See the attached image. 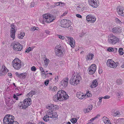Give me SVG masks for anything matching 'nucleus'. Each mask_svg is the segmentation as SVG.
Segmentation results:
<instances>
[{"label":"nucleus","instance_id":"f257e3e1","mask_svg":"<svg viewBox=\"0 0 124 124\" xmlns=\"http://www.w3.org/2000/svg\"><path fill=\"white\" fill-rule=\"evenodd\" d=\"M69 96L63 90L59 91L57 94L53 97L54 100L57 101L59 100L62 101L63 100H66L69 98Z\"/></svg>","mask_w":124,"mask_h":124},{"label":"nucleus","instance_id":"f03ea898","mask_svg":"<svg viewBox=\"0 0 124 124\" xmlns=\"http://www.w3.org/2000/svg\"><path fill=\"white\" fill-rule=\"evenodd\" d=\"M32 93L31 91L27 94V96L29 98L24 100L23 102H21V107L22 106V108L25 109L28 106L30 105L31 103V99L29 97H32L33 96Z\"/></svg>","mask_w":124,"mask_h":124},{"label":"nucleus","instance_id":"7ed1b4c3","mask_svg":"<svg viewBox=\"0 0 124 124\" xmlns=\"http://www.w3.org/2000/svg\"><path fill=\"white\" fill-rule=\"evenodd\" d=\"M14 117L12 115L7 114L4 118V124H19L17 122L14 121Z\"/></svg>","mask_w":124,"mask_h":124},{"label":"nucleus","instance_id":"20e7f679","mask_svg":"<svg viewBox=\"0 0 124 124\" xmlns=\"http://www.w3.org/2000/svg\"><path fill=\"white\" fill-rule=\"evenodd\" d=\"M81 77L78 74L73 75L70 80V83L72 85H76L79 84Z\"/></svg>","mask_w":124,"mask_h":124},{"label":"nucleus","instance_id":"39448f33","mask_svg":"<svg viewBox=\"0 0 124 124\" xmlns=\"http://www.w3.org/2000/svg\"><path fill=\"white\" fill-rule=\"evenodd\" d=\"M43 19L42 21L43 22L50 23L55 19V17L49 13L45 14L43 15Z\"/></svg>","mask_w":124,"mask_h":124},{"label":"nucleus","instance_id":"423d86ee","mask_svg":"<svg viewBox=\"0 0 124 124\" xmlns=\"http://www.w3.org/2000/svg\"><path fill=\"white\" fill-rule=\"evenodd\" d=\"M12 65L15 69L17 70H19L22 66L21 61L18 58L15 59L13 61Z\"/></svg>","mask_w":124,"mask_h":124},{"label":"nucleus","instance_id":"0eeeda50","mask_svg":"<svg viewBox=\"0 0 124 124\" xmlns=\"http://www.w3.org/2000/svg\"><path fill=\"white\" fill-rule=\"evenodd\" d=\"M71 23L69 20L63 19L62 20L60 23V26L64 28H67L71 26Z\"/></svg>","mask_w":124,"mask_h":124},{"label":"nucleus","instance_id":"6e6552de","mask_svg":"<svg viewBox=\"0 0 124 124\" xmlns=\"http://www.w3.org/2000/svg\"><path fill=\"white\" fill-rule=\"evenodd\" d=\"M14 45L13 49L15 51H21L22 49V45L18 42H14L13 43Z\"/></svg>","mask_w":124,"mask_h":124},{"label":"nucleus","instance_id":"1a4fd4ad","mask_svg":"<svg viewBox=\"0 0 124 124\" xmlns=\"http://www.w3.org/2000/svg\"><path fill=\"white\" fill-rule=\"evenodd\" d=\"M110 38H109V42L110 43L114 44L119 41V39L115 36L110 34Z\"/></svg>","mask_w":124,"mask_h":124},{"label":"nucleus","instance_id":"9d476101","mask_svg":"<svg viewBox=\"0 0 124 124\" xmlns=\"http://www.w3.org/2000/svg\"><path fill=\"white\" fill-rule=\"evenodd\" d=\"M62 47L60 45H58L55 47V50L56 54L58 56H61L62 54Z\"/></svg>","mask_w":124,"mask_h":124},{"label":"nucleus","instance_id":"9b49d317","mask_svg":"<svg viewBox=\"0 0 124 124\" xmlns=\"http://www.w3.org/2000/svg\"><path fill=\"white\" fill-rule=\"evenodd\" d=\"M88 2L89 5L93 8H97L99 5L98 0H88Z\"/></svg>","mask_w":124,"mask_h":124},{"label":"nucleus","instance_id":"f8f14e48","mask_svg":"<svg viewBox=\"0 0 124 124\" xmlns=\"http://www.w3.org/2000/svg\"><path fill=\"white\" fill-rule=\"evenodd\" d=\"M88 73L91 75L93 74L95 72L96 69V65L94 64L91 65L88 68Z\"/></svg>","mask_w":124,"mask_h":124},{"label":"nucleus","instance_id":"ddd939ff","mask_svg":"<svg viewBox=\"0 0 124 124\" xmlns=\"http://www.w3.org/2000/svg\"><path fill=\"white\" fill-rule=\"evenodd\" d=\"M10 36L13 39L15 38V33L16 30L15 29V26L13 24H12L11 26Z\"/></svg>","mask_w":124,"mask_h":124},{"label":"nucleus","instance_id":"4468645a","mask_svg":"<svg viewBox=\"0 0 124 124\" xmlns=\"http://www.w3.org/2000/svg\"><path fill=\"white\" fill-rule=\"evenodd\" d=\"M46 108L50 110H51L52 109L54 110H57L59 109V107L57 105H54L53 104L49 105L46 107Z\"/></svg>","mask_w":124,"mask_h":124},{"label":"nucleus","instance_id":"2eb2a0df","mask_svg":"<svg viewBox=\"0 0 124 124\" xmlns=\"http://www.w3.org/2000/svg\"><path fill=\"white\" fill-rule=\"evenodd\" d=\"M70 42V44L71 47L72 48L74 47L75 45V40L73 39L70 36L66 37Z\"/></svg>","mask_w":124,"mask_h":124},{"label":"nucleus","instance_id":"dca6fc26","mask_svg":"<svg viewBox=\"0 0 124 124\" xmlns=\"http://www.w3.org/2000/svg\"><path fill=\"white\" fill-rule=\"evenodd\" d=\"M68 78H65L61 81L60 82L61 85L63 86V87H65L68 85Z\"/></svg>","mask_w":124,"mask_h":124},{"label":"nucleus","instance_id":"f3484780","mask_svg":"<svg viewBox=\"0 0 124 124\" xmlns=\"http://www.w3.org/2000/svg\"><path fill=\"white\" fill-rule=\"evenodd\" d=\"M8 71V70L5 66H2V68L0 70V76H2L5 75L6 73Z\"/></svg>","mask_w":124,"mask_h":124},{"label":"nucleus","instance_id":"a211bd4d","mask_svg":"<svg viewBox=\"0 0 124 124\" xmlns=\"http://www.w3.org/2000/svg\"><path fill=\"white\" fill-rule=\"evenodd\" d=\"M117 66V64L112 59H109V67L111 68H115Z\"/></svg>","mask_w":124,"mask_h":124},{"label":"nucleus","instance_id":"6ab92c4d","mask_svg":"<svg viewBox=\"0 0 124 124\" xmlns=\"http://www.w3.org/2000/svg\"><path fill=\"white\" fill-rule=\"evenodd\" d=\"M112 31L113 33H119L121 32V28L119 27H116L112 29Z\"/></svg>","mask_w":124,"mask_h":124},{"label":"nucleus","instance_id":"aec40b11","mask_svg":"<svg viewBox=\"0 0 124 124\" xmlns=\"http://www.w3.org/2000/svg\"><path fill=\"white\" fill-rule=\"evenodd\" d=\"M117 10L120 16H124V8H117Z\"/></svg>","mask_w":124,"mask_h":124},{"label":"nucleus","instance_id":"412c9836","mask_svg":"<svg viewBox=\"0 0 124 124\" xmlns=\"http://www.w3.org/2000/svg\"><path fill=\"white\" fill-rule=\"evenodd\" d=\"M94 56L93 54L92 53H89L85 56L86 61H88L92 60L93 59Z\"/></svg>","mask_w":124,"mask_h":124},{"label":"nucleus","instance_id":"4be33fe9","mask_svg":"<svg viewBox=\"0 0 124 124\" xmlns=\"http://www.w3.org/2000/svg\"><path fill=\"white\" fill-rule=\"evenodd\" d=\"M76 96L79 99H83L85 96L83 93L79 92H77L76 94Z\"/></svg>","mask_w":124,"mask_h":124},{"label":"nucleus","instance_id":"5701e85b","mask_svg":"<svg viewBox=\"0 0 124 124\" xmlns=\"http://www.w3.org/2000/svg\"><path fill=\"white\" fill-rule=\"evenodd\" d=\"M97 80L95 79L93 80L92 82L91 87L92 88H94L96 87L98 85V83H97Z\"/></svg>","mask_w":124,"mask_h":124},{"label":"nucleus","instance_id":"b1692460","mask_svg":"<svg viewBox=\"0 0 124 124\" xmlns=\"http://www.w3.org/2000/svg\"><path fill=\"white\" fill-rule=\"evenodd\" d=\"M53 114L51 116H49L50 118H58V115L57 112L53 111Z\"/></svg>","mask_w":124,"mask_h":124},{"label":"nucleus","instance_id":"393cba45","mask_svg":"<svg viewBox=\"0 0 124 124\" xmlns=\"http://www.w3.org/2000/svg\"><path fill=\"white\" fill-rule=\"evenodd\" d=\"M112 115L115 116H117L119 117L121 115L119 111H117L116 112H113L112 113Z\"/></svg>","mask_w":124,"mask_h":124},{"label":"nucleus","instance_id":"a878e982","mask_svg":"<svg viewBox=\"0 0 124 124\" xmlns=\"http://www.w3.org/2000/svg\"><path fill=\"white\" fill-rule=\"evenodd\" d=\"M102 119L103 122L105 124H108V118L104 116L103 117Z\"/></svg>","mask_w":124,"mask_h":124},{"label":"nucleus","instance_id":"bb28decb","mask_svg":"<svg viewBox=\"0 0 124 124\" xmlns=\"http://www.w3.org/2000/svg\"><path fill=\"white\" fill-rule=\"evenodd\" d=\"M116 83L117 85H120L123 83L122 80L121 79H118L116 81Z\"/></svg>","mask_w":124,"mask_h":124},{"label":"nucleus","instance_id":"cd10ccee","mask_svg":"<svg viewBox=\"0 0 124 124\" xmlns=\"http://www.w3.org/2000/svg\"><path fill=\"white\" fill-rule=\"evenodd\" d=\"M49 117H50L49 116H47L46 115V116H44L43 118V120L45 122H47L49 120Z\"/></svg>","mask_w":124,"mask_h":124},{"label":"nucleus","instance_id":"c85d7f7f","mask_svg":"<svg viewBox=\"0 0 124 124\" xmlns=\"http://www.w3.org/2000/svg\"><path fill=\"white\" fill-rule=\"evenodd\" d=\"M123 49L122 48H119L118 52L121 55H123L124 54V52H123Z\"/></svg>","mask_w":124,"mask_h":124},{"label":"nucleus","instance_id":"c756f323","mask_svg":"<svg viewBox=\"0 0 124 124\" xmlns=\"http://www.w3.org/2000/svg\"><path fill=\"white\" fill-rule=\"evenodd\" d=\"M90 21L92 23H94L96 20V19L95 17L93 16H92V17L91 18Z\"/></svg>","mask_w":124,"mask_h":124},{"label":"nucleus","instance_id":"7c9ffc66","mask_svg":"<svg viewBox=\"0 0 124 124\" xmlns=\"http://www.w3.org/2000/svg\"><path fill=\"white\" fill-rule=\"evenodd\" d=\"M20 78L21 79L24 78L26 76L25 73H22L20 74Z\"/></svg>","mask_w":124,"mask_h":124},{"label":"nucleus","instance_id":"2f4dec72","mask_svg":"<svg viewBox=\"0 0 124 124\" xmlns=\"http://www.w3.org/2000/svg\"><path fill=\"white\" fill-rule=\"evenodd\" d=\"M92 15H87L86 17V19L88 21H90V19L92 17Z\"/></svg>","mask_w":124,"mask_h":124},{"label":"nucleus","instance_id":"473e14b6","mask_svg":"<svg viewBox=\"0 0 124 124\" xmlns=\"http://www.w3.org/2000/svg\"><path fill=\"white\" fill-rule=\"evenodd\" d=\"M39 28L37 27H31V30L32 31H34L35 30H38Z\"/></svg>","mask_w":124,"mask_h":124},{"label":"nucleus","instance_id":"72a5a7b5","mask_svg":"<svg viewBox=\"0 0 124 124\" xmlns=\"http://www.w3.org/2000/svg\"><path fill=\"white\" fill-rule=\"evenodd\" d=\"M70 121L72 123L74 124L76 123L77 121V120L76 118H74L72 119Z\"/></svg>","mask_w":124,"mask_h":124},{"label":"nucleus","instance_id":"f704fd0d","mask_svg":"<svg viewBox=\"0 0 124 124\" xmlns=\"http://www.w3.org/2000/svg\"><path fill=\"white\" fill-rule=\"evenodd\" d=\"M115 20L116 23H119L120 24H121L122 23V22L118 18H116L115 19Z\"/></svg>","mask_w":124,"mask_h":124},{"label":"nucleus","instance_id":"c9c22d12","mask_svg":"<svg viewBox=\"0 0 124 124\" xmlns=\"http://www.w3.org/2000/svg\"><path fill=\"white\" fill-rule=\"evenodd\" d=\"M93 106L92 105H89L88 107L87 108L89 110V111H90L92 109Z\"/></svg>","mask_w":124,"mask_h":124},{"label":"nucleus","instance_id":"e433bc0d","mask_svg":"<svg viewBox=\"0 0 124 124\" xmlns=\"http://www.w3.org/2000/svg\"><path fill=\"white\" fill-rule=\"evenodd\" d=\"M53 111L51 110V111L48 112V113L46 115H47V116H49V115L51 116L52 114H53Z\"/></svg>","mask_w":124,"mask_h":124},{"label":"nucleus","instance_id":"4c0bfd02","mask_svg":"<svg viewBox=\"0 0 124 124\" xmlns=\"http://www.w3.org/2000/svg\"><path fill=\"white\" fill-rule=\"evenodd\" d=\"M31 48L29 47L27 48V49L26 50L25 52L27 53H29L30 51H31Z\"/></svg>","mask_w":124,"mask_h":124},{"label":"nucleus","instance_id":"58836bf2","mask_svg":"<svg viewBox=\"0 0 124 124\" xmlns=\"http://www.w3.org/2000/svg\"><path fill=\"white\" fill-rule=\"evenodd\" d=\"M77 9L78 12H82L84 10L83 8H77Z\"/></svg>","mask_w":124,"mask_h":124},{"label":"nucleus","instance_id":"ea45409f","mask_svg":"<svg viewBox=\"0 0 124 124\" xmlns=\"http://www.w3.org/2000/svg\"><path fill=\"white\" fill-rule=\"evenodd\" d=\"M122 94V93L120 92H117L116 93V95L119 97H121V96Z\"/></svg>","mask_w":124,"mask_h":124},{"label":"nucleus","instance_id":"a19ab883","mask_svg":"<svg viewBox=\"0 0 124 124\" xmlns=\"http://www.w3.org/2000/svg\"><path fill=\"white\" fill-rule=\"evenodd\" d=\"M31 69L33 71H35L36 70V68L35 66H33L31 68Z\"/></svg>","mask_w":124,"mask_h":124},{"label":"nucleus","instance_id":"79ce46f5","mask_svg":"<svg viewBox=\"0 0 124 124\" xmlns=\"http://www.w3.org/2000/svg\"><path fill=\"white\" fill-rule=\"evenodd\" d=\"M92 95L90 93V92H87L85 96L86 95L88 97H90L92 96Z\"/></svg>","mask_w":124,"mask_h":124},{"label":"nucleus","instance_id":"37998d69","mask_svg":"<svg viewBox=\"0 0 124 124\" xmlns=\"http://www.w3.org/2000/svg\"><path fill=\"white\" fill-rule=\"evenodd\" d=\"M84 111L85 113H88L89 111L88 108H85L84 110Z\"/></svg>","mask_w":124,"mask_h":124},{"label":"nucleus","instance_id":"c03bdc74","mask_svg":"<svg viewBox=\"0 0 124 124\" xmlns=\"http://www.w3.org/2000/svg\"><path fill=\"white\" fill-rule=\"evenodd\" d=\"M68 12V11L67 10L66 11L63 13V14L61 15V16H65L67 14Z\"/></svg>","mask_w":124,"mask_h":124},{"label":"nucleus","instance_id":"a18cd8bd","mask_svg":"<svg viewBox=\"0 0 124 124\" xmlns=\"http://www.w3.org/2000/svg\"><path fill=\"white\" fill-rule=\"evenodd\" d=\"M114 48H112L111 47H109V52H112L113 51Z\"/></svg>","mask_w":124,"mask_h":124},{"label":"nucleus","instance_id":"49530a36","mask_svg":"<svg viewBox=\"0 0 124 124\" xmlns=\"http://www.w3.org/2000/svg\"><path fill=\"white\" fill-rule=\"evenodd\" d=\"M65 5V3L61 2L60 5V7H64Z\"/></svg>","mask_w":124,"mask_h":124},{"label":"nucleus","instance_id":"de8ad7c7","mask_svg":"<svg viewBox=\"0 0 124 124\" xmlns=\"http://www.w3.org/2000/svg\"><path fill=\"white\" fill-rule=\"evenodd\" d=\"M49 82L48 80H46L44 82L45 85L46 86L48 84Z\"/></svg>","mask_w":124,"mask_h":124},{"label":"nucleus","instance_id":"09e8293b","mask_svg":"<svg viewBox=\"0 0 124 124\" xmlns=\"http://www.w3.org/2000/svg\"><path fill=\"white\" fill-rule=\"evenodd\" d=\"M59 38L62 39H64V36L61 35L59 36Z\"/></svg>","mask_w":124,"mask_h":124},{"label":"nucleus","instance_id":"8fccbe9b","mask_svg":"<svg viewBox=\"0 0 124 124\" xmlns=\"http://www.w3.org/2000/svg\"><path fill=\"white\" fill-rule=\"evenodd\" d=\"M13 97L16 100H18V97L15 94H14V95Z\"/></svg>","mask_w":124,"mask_h":124},{"label":"nucleus","instance_id":"3c124183","mask_svg":"<svg viewBox=\"0 0 124 124\" xmlns=\"http://www.w3.org/2000/svg\"><path fill=\"white\" fill-rule=\"evenodd\" d=\"M39 70L42 72H44V70L43 69L42 67H39Z\"/></svg>","mask_w":124,"mask_h":124},{"label":"nucleus","instance_id":"603ef678","mask_svg":"<svg viewBox=\"0 0 124 124\" xmlns=\"http://www.w3.org/2000/svg\"><path fill=\"white\" fill-rule=\"evenodd\" d=\"M16 75L17 76V77H19V78H20V74H19V73L18 72H16L15 73Z\"/></svg>","mask_w":124,"mask_h":124},{"label":"nucleus","instance_id":"864d4df0","mask_svg":"<svg viewBox=\"0 0 124 124\" xmlns=\"http://www.w3.org/2000/svg\"><path fill=\"white\" fill-rule=\"evenodd\" d=\"M61 2H58L55 3V5L57 6H60V4L61 3Z\"/></svg>","mask_w":124,"mask_h":124},{"label":"nucleus","instance_id":"5fc2aeb1","mask_svg":"<svg viewBox=\"0 0 124 124\" xmlns=\"http://www.w3.org/2000/svg\"><path fill=\"white\" fill-rule=\"evenodd\" d=\"M76 16L77 17L79 18H82V16L79 14H76Z\"/></svg>","mask_w":124,"mask_h":124},{"label":"nucleus","instance_id":"6e6d98bb","mask_svg":"<svg viewBox=\"0 0 124 124\" xmlns=\"http://www.w3.org/2000/svg\"><path fill=\"white\" fill-rule=\"evenodd\" d=\"M103 98L105 99H108V95H107L105 96L104 97H103Z\"/></svg>","mask_w":124,"mask_h":124},{"label":"nucleus","instance_id":"4d7b16f0","mask_svg":"<svg viewBox=\"0 0 124 124\" xmlns=\"http://www.w3.org/2000/svg\"><path fill=\"white\" fill-rule=\"evenodd\" d=\"M103 98L102 97H100L98 98L99 99V102H101L102 101V99Z\"/></svg>","mask_w":124,"mask_h":124},{"label":"nucleus","instance_id":"13d9d810","mask_svg":"<svg viewBox=\"0 0 124 124\" xmlns=\"http://www.w3.org/2000/svg\"><path fill=\"white\" fill-rule=\"evenodd\" d=\"M20 35H21L22 36V37H23L25 36V34L24 32H22L21 33Z\"/></svg>","mask_w":124,"mask_h":124},{"label":"nucleus","instance_id":"bf43d9fd","mask_svg":"<svg viewBox=\"0 0 124 124\" xmlns=\"http://www.w3.org/2000/svg\"><path fill=\"white\" fill-rule=\"evenodd\" d=\"M45 32L47 34H48L50 33L49 31L47 30H45Z\"/></svg>","mask_w":124,"mask_h":124},{"label":"nucleus","instance_id":"052dcab7","mask_svg":"<svg viewBox=\"0 0 124 124\" xmlns=\"http://www.w3.org/2000/svg\"><path fill=\"white\" fill-rule=\"evenodd\" d=\"M58 76H57L55 78V80L56 81H58Z\"/></svg>","mask_w":124,"mask_h":124},{"label":"nucleus","instance_id":"680f3d73","mask_svg":"<svg viewBox=\"0 0 124 124\" xmlns=\"http://www.w3.org/2000/svg\"><path fill=\"white\" fill-rule=\"evenodd\" d=\"M18 38L20 39H22L23 37H22V36L21 35L19 34L18 36Z\"/></svg>","mask_w":124,"mask_h":124},{"label":"nucleus","instance_id":"e2e57ef3","mask_svg":"<svg viewBox=\"0 0 124 124\" xmlns=\"http://www.w3.org/2000/svg\"><path fill=\"white\" fill-rule=\"evenodd\" d=\"M114 50H113L115 52H116L117 51V48H114Z\"/></svg>","mask_w":124,"mask_h":124},{"label":"nucleus","instance_id":"0e129e2a","mask_svg":"<svg viewBox=\"0 0 124 124\" xmlns=\"http://www.w3.org/2000/svg\"><path fill=\"white\" fill-rule=\"evenodd\" d=\"M42 74L43 75H45L46 76H47V75L48 74V73H46L44 71V72H42Z\"/></svg>","mask_w":124,"mask_h":124},{"label":"nucleus","instance_id":"69168bd1","mask_svg":"<svg viewBox=\"0 0 124 124\" xmlns=\"http://www.w3.org/2000/svg\"><path fill=\"white\" fill-rule=\"evenodd\" d=\"M102 71V70L101 69H99V74H101Z\"/></svg>","mask_w":124,"mask_h":124},{"label":"nucleus","instance_id":"338daca9","mask_svg":"<svg viewBox=\"0 0 124 124\" xmlns=\"http://www.w3.org/2000/svg\"><path fill=\"white\" fill-rule=\"evenodd\" d=\"M8 76H9L10 78H11L12 77V74L11 73H8Z\"/></svg>","mask_w":124,"mask_h":124},{"label":"nucleus","instance_id":"774afa93","mask_svg":"<svg viewBox=\"0 0 124 124\" xmlns=\"http://www.w3.org/2000/svg\"><path fill=\"white\" fill-rule=\"evenodd\" d=\"M34 4V2H32L31 3V5L30 6L31 8L34 7V5H33Z\"/></svg>","mask_w":124,"mask_h":124}]
</instances>
